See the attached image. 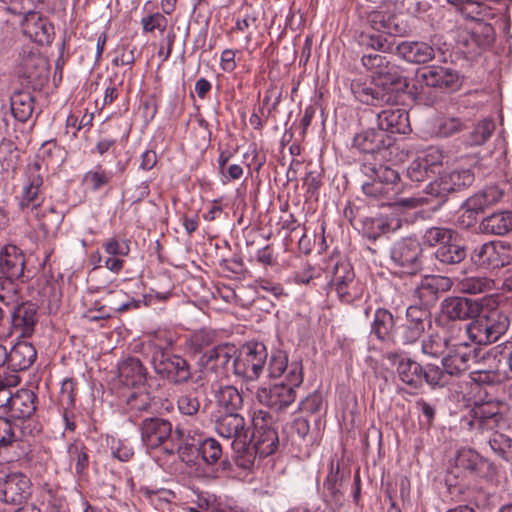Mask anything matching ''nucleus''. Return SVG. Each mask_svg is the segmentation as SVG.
<instances>
[{
    "instance_id": "1",
    "label": "nucleus",
    "mask_w": 512,
    "mask_h": 512,
    "mask_svg": "<svg viewBox=\"0 0 512 512\" xmlns=\"http://www.w3.org/2000/svg\"><path fill=\"white\" fill-rule=\"evenodd\" d=\"M505 406L504 400L493 398L486 393L473 410L474 418L470 425L472 429L479 431L483 436L482 440L495 455L512 463V438L498 431L505 424V417L501 411Z\"/></svg>"
},
{
    "instance_id": "2",
    "label": "nucleus",
    "mask_w": 512,
    "mask_h": 512,
    "mask_svg": "<svg viewBox=\"0 0 512 512\" xmlns=\"http://www.w3.org/2000/svg\"><path fill=\"white\" fill-rule=\"evenodd\" d=\"M367 21L373 32L363 31L357 38L362 54H386L394 51V42L388 36H401L406 28L398 23L395 15L384 11H372Z\"/></svg>"
},
{
    "instance_id": "3",
    "label": "nucleus",
    "mask_w": 512,
    "mask_h": 512,
    "mask_svg": "<svg viewBox=\"0 0 512 512\" xmlns=\"http://www.w3.org/2000/svg\"><path fill=\"white\" fill-rule=\"evenodd\" d=\"M141 441L148 449H161L168 456L179 455L182 461H190L188 451L192 446H182L174 440L172 423L160 417H148L140 424Z\"/></svg>"
},
{
    "instance_id": "4",
    "label": "nucleus",
    "mask_w": 512,
    "mask_h": 512,
    "mask_svg": "<svg viewBox=\"0 0 512 512\" xmlns=\"http://www.w3.org/2000/svg\"><path fill=\"white\" fill-rule=\"evenodd\" d=\"M407 88L398 87L393 81L378 78H356L350 84V90L354 98L362 104L371 106L397 104Z\"/></svg>"
},
{
    "instance_id": "5",
    "label": "nucleus",
    "mask_w": 512,
    "mask_h": 512,
    "mask_svg": "<svg viewBox=\"0 0 512 512\" xmlns=\"http://www.w3.org/2000/svg\"><path fill=\"white\" fill-rule=\"evenodd\" d=\"M467 324V336L476 344L487 345L497 341L508 329V315L498 309L480 313Z\"/></svg>"
},
{
    "instance_id": "6",
    "label": "nucleus",
    "mask_w": 512,
    "mask_h": 512,
    "mask_svg": "<svg viewBox=\"0 0 512 512\" xmlns=\"http://www.w3.org/2000/svg\"><path fill=\"white\" fill-rule=\"evenodd\" d=\"M151 364L157 375L173 385L187 384L192 378V368L189 362L184 357L165 348H154Z\"/></svg>"
},
{
    "instance_id": "7",
    "label": "nucleus",
    "mask_w": 512,
    "mask_h": 512,
    "mask_svg": "<svg viewBox=\"0 0 512 512\" xmlns=\"http://www.w3.org/2000/svg\"><path fill=\"white\" fill-rule=\"evenodd\" d=\"M267 358V348L262 342H248L237 351L233 372L244 381H255L263 373Z\"/></svg>"
},
{
    "instance_id": "8",
    "label": "nucleus",
    "mask_w": 512,
    "mask_h": 512,
    "mask_svg": "<svg viewBox=\"0 0 512 512\" xmlns=\"http://www.w3.org/2000/svg\"><path fill=\"white\" fill-rule=\"evenodd\" d=\"M43 173L38 162L29 163L26 166L22 190L19 196L18 206L20 210L33 217L40 215V209L44 201Z\"/></svg>"
},
{
    "instance_id": "9",
    "label": "nucleus",
    "mask_w": 512,
    "mask_h": 512,
    "mask_svg": "<svg viewBox=\"0 0 512 512\" xmlns=\"http://www.w3.org/2000/svg\"><path fill=\"white\" fill-rule=\"evenodd\" d=\"M431 315L427 309L411 305L406 309L405 322L395 331L396 342L403 345L415 344L431 326Z\"/></svg>"
},
{
    "instance_id": "10",
    "label": "nucleus",
    "mask_w": 512,
    "mask_h": 512,
    "mask_svg": "<svg viewBox=\"0 0 512 512\" xmlns=\"http://www.w3.org/2000/svg\"><path fill=\"white\" fill-rule=\"evenodd\" d=\"M361 188L367 197L379 200L381 202V206L399 205L403 207L416 208L428 201L424 200L422 197L397 198V195L400 193L401 186L385 185L384 182H377L370 178H365L362 181Z\"/></svg>"
},
{
    "instance_id": "11",
    "label": "nucleus",
    "mask_w": 512,
    "mask_h": 512,
    "mask_svg": "<svg viewBox=\"0 0 512 512\" xmlns=\"http://www.w3.org/2000/svg\"><path fill=\"white\" fill-rule=\"evenodd\" d=\"M471 260L479 268L498 269L511 263L512 247L501 241L486 242L473 250Z\"/></svg>"
},
{
    "instance_id": "12",
    "label": "nucleus",
    "mask_w": 512,
    "mask_h": 512,
    "mask_svg": "<svg viewBox=\"0 0 512 512\" xmlns=\"http://www.w3.org/2000/svg\"><path fill=\"white\" fill-rule=\"evenodd\" d=\"M395 138L383 130L367 129L353 138V147L359 152L371 155L375 160H384L387 152L394 146Z\"/></svg>"
},
{
    "instance_id": "13",
    "label": "nucleus",
    "mask_w": 512,
    "mask_h": 512,
    "mask_svg": "<svg viewBox=\"0 0 512 512\" xmlns=\"http://www.w3.org/2000/svg\"><path fill=\"white\" fill-rule=\"evenodd\" d=\"M421 256V244L412 237L396 241L390 249L392 262L407 274H416L422 268Z\"/></svg>"
},
{
    "instance_id": "14",
    "label": "nucleus",
    "mask_w": 512,
    "mask_h": 512,
    "mask_svg": "<svg viewBox=\"0 0 512 512\" xmlns=\"http://www.w3.org/2000/svg\"><path fill=\"white\" fill-rule=\"evenodd\" d=\"M216 433L227 440L239 450H246L249 445V427L245 418L239 413H222L215 420Z\"/></svg>"
},
{
    "instance_id": "15",
    "label": "nucleus",
    "mask_w": 512,
    "mask_h": 512,
    "mask_svg": "<svg viewBox=\"0 0 512 512\" xmlns=\"http://www.w3.org/2000/svg\"><path fill=\"white\" fill-rule=\"evenodd\" d=\"M30 495L31 481L24 473H0V502L21 505Z\"/></svg>"
},
{
    "instance_id": "16",
    "label": "nucleus",
    "mask_w": 512,
    "mask_h": 512,
    "mask_svg": "<svg viewBox=\"0 0 512 512\" xmlns=\"http://www.w3.org/2000/svg\"><path fill=\"white\" fill-rule=\"evenodd\" d=\"M415 83L420 86L454 91L460 86L461 82L456 70L449 67L431 65L416 70Z\"/></svg>"
},
{
    "instance_id": "17",
    "label": "nucleus",
    "mask_w": 512,
    "mask_h": 512,
    "mask_svg": "<svg viewBox=\"0 0 512 512\" xmlns=\"http://www.w3.org/2000/svg\"><path fill=\"white\" fill-rule=\"evenodd\" d=\"M300 385H293L283 381L268 387H261L257 390V400L276 412H282L291 406L296 399V388Z\"/></svg>"
},
{
    "instance_id": "18",
    "label": "nucleus",
    "mask_w": 512,
    "mask_h": 512,
    "mask_svg": "<svg viewBox=\"0 0 512 512\" xmlns=\"http://www.w3.org/2000/svg\"><path fill=\"white\" fill-rule=\"evenodd\" d=\"M361 64L366 70L376 74L378 79L393 81L398 87H408L407 78L402 75L400 67L384 54L371 56L369 53H364L361 56Z\"/></svg>"
},
{
    "instance_id": "19",
    "label": "nucleus",
    "mask_w": 512,
    "mask_h": 512,
    "mask_svg": "<svg viewBox=\"0 0 512 512\" xmlns=\"http://www.w3.org/2000/svg\"><path fill=\"white\" fill-rule=\"evenodd\" d=\"M455 466L466 473L485 479L492 478L496 474V467L490 460L467 447L457 451Z\"/></svg>"
},
{
    "instance_id": "20",
    "label": "nucleus",
    "mask_w": 512,
    "mask_h": 512,
    "mask_svg": "<svg viewBox=\"0 0 512 512\" xmlns=\"http://www.w3.org/2000/svg\"><path fill=\"white\" fill-rule=\"evenodd\" d=\"M267 371L271 378L284 376L285 381L293 385H301L303 383L302 361H292L289 363L286 353L282 350L272 352L267 365Z\"/></svg>"
},
{
    "instance_id": "21",
    "label": "nucleus",
    "mask_w": 512,
    "mask_h": 512,
    "mask_svg": "<svg viewBox=\"0 0 512 512\" xmlns=\"http://www.w3.org/2000/svg\"><path fill=\"white\" fill-rule=\"evenodd\" d=\"M21 26L24 35L38 45H49L54 39L55 31L52 22L39 12L29 13L23 19Z\"/></svg>"
},
{
    "instance_id": "22",
    "label": "nucleus",
    "mask_w": 512,
    "mask_h": 512,
    "mask_svg": "<svg viewBox=\"0 0 512 512\" xmlns=\"http://www.w3.org/2000/svg\"><path fill=\"white\" fill-rule=\"evenodd\" d=\"M480 304L465 297H447L441 302L440 318L465 321L472 319L479 314Z\"/></svg>"
},
{
    "instance_id": "23",
    "label": "nucleus",
    "mask_w": 512,
    "mask_h": 512,
    "mask_svg": "<svg viewBox=\"0 0 512 512\" xmlns=\"http://www.w3.org/2000/svg\"><path fill=\"white\" fill-rule=\"evenodd\" d=\"M448 354L443 357L442 365L449 376H460L470 367L475 359V349L467 342H458L448 348Z\"/></svg>"
},
{
    "instance_id": "24",
    "label": "nucleus",
    "mask_w": 512,
    "mask_h": 512,
    "mask_svg": "<svg viewBox=\"0 0 512 512\" xmlns=\"http://www.w3.org/2000/svg\"><path fill=\"white\" fill-rule=\"evenodd\" d=\"M452 285L453 282L449 277L427 275L416 286L414 294L421 304L430 306L437 302L441 294L449 291Z\"/></svg>"
},
{
    "instance_id": "25",
    "label": "nucleus",
    "mask_w": 512,
    "mask_h": 512,
    "mask_svg": "<svg viewBox=\"0 0 512 512\" xmlns=\"http://www.w3.org/2000/svg\"><path fill=\"white\" fill-rule=\"evenodd\" d=\"M38 323V307L32 302H22L14 306L11 314V327L20 337H31Z\"/></svg>"
},
{
    "instance_id": "26",
    "label": "nucleus",
    "mask_w": 512,
    "mask_h": 512,
    "mask_svg": "<svg viewBox=\"0 0 512 512\" xmlns=\"http://www.w3.org/2000/svg\"><path fill=\"white\" fill-rule=\"evenodd\" d=\"M141 307V300L131 298L123 290H109L106 296V304L99 307L101 316H92V320L108 319L117 314L137 310Z\"/></svg>"
},
{
    "instance_id": "27",
    "label": "nucleus",
    "mask_w": 512,
    "mask_h": 512,
    "mask_svg": "<svg viewBox=\"0 0 512 512\" xmlns=\"http://www.w3.org/2000/svg\"><path fill=\"white\" fill-rule=\"evenodd\" d=\"M344 473L340 472L339 463L332 459L329 465V472L323 482V499L333 506L341 507L345 499Z\"/></svg>"
},
{
    "instance_id": "28",
    "label": "nucleus",
    "mask_w": 512,
    "mask_h": 512,
    "mask_svg": "<svg viewBox=\"0 0 512 512\" xmlns=\"http://www.w3.org/2000/svg\"><path fill=\"white\" fill-rule=\"evenodd\" d=\"M377 124L387 134H407L411 131L409 114L405 108L382 110L377 114Z\"/></svg>"
},
{
    "instance_id": "29",
    "label": "nucleus",
    "mask_w": 512,
    "mask_h": 512,
    "mask_svg": "<svg viewBox=\"0 0 512 512\" xmlns=\"http://www.w3.org/2000/svg\"><path fill=\"white\" fill-rule=\"evenodd\" d=\"M25 264V254L22 249L15 244H5V248L0 256L1 277L22 278Z\"/></svg>"
},
{
    "instance_id": "30",
    "label": "nucleus",
    "mask_w": 512,
    "mask_h": 512,
    "mask_svg": "<svg viewBox=\"0 0 512 512\" xmlns=\"http://www.w3.org/2000/svg\"><path fill=\"white\" fill-rule=\"evenodd\" d=\"M394 50L397 56L414 64H424L435 57L434 48L423 41H401Z\"/></svg>"
},
{
    "instance_id": "31",
    "label": "nucleus",
    "mask_w": 512,
    "mask_h": 512,
    "mask_svg": "<svg viewBox=\"0 0 512 512\" xmlns=\"http://www.w3.org/2000/svg\"><path fill=\"white\" fill-rule=\"evenodd\" d=\"M237 350L234 346L216 345L201 355L199 364L207 369L218 372L228 370L229 364L233 363Z\"/></svg>"
},
{
    "instance_id": "32",
    "label": "nucleus",
    "mask_w": 512,
    "mask_h": 512,
    "mask_svg": "<svg viewBox=\"0 0 512 512\" xmlns=\"http://www.w3.org/2000/svg\"><path fill=\"white\" fill-rule=\"evenodd\" d=\"M395 331L393 314L385 308L376 309L371 322L370 335L383 343L396 342Z\"/></svg>"
},
{
    "instance_id": "33",
    "label": "nucleus",
    "mask_w": 512,
    "mask_h": 512,
    "mask_svg": "<svg viewBox=\"0 0 512 512\" xmlns=\"http://www.w3.org/2000/svg\"><path fill=\"white\" fill-rule=\"evenodd\" d=\"M147 369L136 357H128L118 364V376L125 386L138 387L147 380Z\"/></svg>"
},
{
    "instance_id": "34",
    "label": "nucleus",
    "mask_w": 512,
    "mask_h": 512,
    "mask_svg": "<svg viewBox=\"0 0 512 512\" xmlns=\"http://www.w3.org/2000/svg\"><path fill=\"white\" fill-rule=\"evenodd\" d=\"M360 173L365 178L373 179L377 182H384L385 185H400V175L394 168L384 165L377 160L370 162L368 159L360 164Z\"/></svg>"
},
{
    "instance_id": "35",
    "label": "nucleus",
    "mask_w": 512,
    "mask_h": 512,
    "mask_svg": "<svg viewBox=\"0 0 512 512\" xmlns=\"http://www.w3.org/2000/svg\"><path fill=\"white\" fill-rule=\"evenodd\" d=\"M37 351L35 347L27 341H18L8 352V368L17 372L28 369L36 360Z\"/></svg>"
},
{
    "instance_id": "36",
    "label": "nucleus",
    "mask_w": 512,
    "mask_h": 512,
    "mask_svg": "<svg viewBox=\"0 0 512 512\" xmlns=\"http://www.w3.org/2000/svg\"><path fill=\"white\" fill-rule=\"evenodd\" d=\"M216 332L202 328L185 336L184 349L190 355L204 354L216 346Z\"/></svg>"
},
{
    "instance_id": "37",
    "label": "nucleus",
    "mask_w": 512,
    "mask_h": 512,
    "mask_svg": "<svg viewBox=\"0 0 512 512\" xmlns=\"http://www.w3.org/2000/svg\"><path fill=\"white\" fill-rule=\"evenodd\" d=\"M247 450L253 449L259 457L272 455L278 448L279 437L276 429H268L266 432H250Z\"/></svg>"
},
{
    "instance_id": "38",
    "label": "nucleus",
    "mask_w": 512,
    "mask_h": 512,
    "mask_svg": "<svg viewBox=\"0 0 512 512\" xmlns=\"http://www.w3.org/2000/svg\"><path fill=\"white\" fill-rule=\"evenodd\" d=\"M483 234L503 236L512 231V212L497 211L485 217L479 225Z\"/></svg>"
},
{
    "instance_id": "39",
    "label": "nucleus",
    "mask_w": 512,
    "mask_h": 512,
    "mask_svg": "<svg viewBox=\"0 0 512 512\" xmlns=\"http://www.w3.org/2000/svg\"><path fill=\"white\" fill-rule=\"evenodd\" d=\"M215 401L222 413H239L244 404L242 393L231 385L220 387L215 394Z\"/></svg>"
},
{
    "instance_id": "40",
    "label": "nucleus",
    "mask_w": 512,
    "mask_h": 512,
    "mask_svg": "<svg viewBox=\"0 0 512 512\" xmlns=\"http://www.w3.org/2000/svg\"><path fill=\"white\" fill-rule=\"evenodd\" d=\"M36 395L29 389L18 390L12 396L9 412L17 419H26L32 416L36 410Z\"/></svg>"
},
{
    "instance_id": "41",
    "label": "nucleus",
    "mask_w": 512,
    "mask_h": 512,
    "mask_svg": "<svg viewBox=\"0 0 512 512\" xmlns=\"http://www.w3.org/2000/svg\"><path fill=\"white\" fill-rule=\"evenodd\" d=\"M503 196V192L496 186L487 187L480 192L469 197L465 202V207H469L470 211L482 213L489 206L497 203Z\"/></svg>"
},
{
    "instance_id": "42",
    "label": "nucleus",
    "mask_w": 512,
    "mask_h": 512,
    "mask_svg": "<svg viewBox=\"0 0 512 512\" xmlns=\"http://www.w3.org/2000/svg\"><path fill=\"white\" fill-rule=\"evenodd\" d=\"M396 370L399 379L403 383L413 388H419L422 385V366L415 360L401 357L397 363Z\"/></svg>"
},
{
    "instance_id": "43",
    "label": "nucleus",
    "mask_w": 512,
    "mask_h": 512,
    "mask_svg": "<svg viewBox=\"0 0 512 512\" xmlns=\"http://www.w3.org/2000/svg\"><path fill=\"white\" fill-rule=\"evenodd\" d=\"M11 112L15 119L26 122L34 110V98L29 91H15L11 96Z\"/></svg>"
},
{
    "instance_id": "44",
    "label": "nucleus",
    "mask_w": 512,
    "mask_h": 512,
    "mask_svg": "<svg viewBox=\"0 0 512 512\" xmlns=\"http://www.w3.org/2000/svg\"><path fill=\"white\" fill-rule=\"evenodd\" d=\"M434 256L442 266H454L466 258L467 252L465 246L452 240L442 247H438L434 252Z\"/></svg>"
},
{
    "instance_id": "45",
    "label": "nucleus",
    "mask_w": 512,
    "mask_h": 512,
    "mask_svg": "<svg viewBox=\"0 0 512 512\" xmlns=\"http://www.w3.org/2000/svg\"><path fill=\"white\" fill-rule=\"evenodd\" d=\"M456 236V231L451 228L433 226L423 232L420 244L426 247H442L449 241L455 240Z\"/></svg>"
},
{
    "instance_id": "46",
    "label": "nucleus",
    "mask_w": 512,
    "mask_h": 512,
    "mask_svg": "<svg viewBox=\"0 0 512 512\" xmlns=\"http://www.w3.org/2000/svg\"><path fill=\"white\" fill-rule=\"evenodd\" d=\"M67 454L71 463H75V473L83 476L89 467L88 449L84 442L75 439L67 445Z\"/></svg>"
},
{
    "instance_id": "47",
    "label": "nucleus",
    "mask_w": 512,
    "mask_h": 512,
    "mask_svg": "<svg viewBox=\"0 0 512 512\" xmlns=\"http://www.w3.org/2000/svg\"><path fill=\"white\" fill-rule=\"evenodd\" d=\"M38 222L37 226L39 230L46 237L52 231H57L64 220V213L61 211H57L54 206H50L48 208H41L40 215L38 217H34Z\"/></svg>"
},
{
    "instance_id": "48",
    "label": "nucleus",
    "mask_w": 512,
    "mask_h": 512,
    "mask_svg": "<svg viewBox=\"0 0 512 512\" xmlns=\"http://www.w3.org/2000/svg\"><path fill=\"white\" fill-rule=\"evenodd\" d=\"M437 325L442 329L445 340L449 347L454 346L455 343L465 342L463 337L467 335V324L463 325L460 321H454L444 318L437 319Z\"/></svg>"
},
{
    "instance_id": "49",
    "label": "nucleus",
    "mask_w": 512,
    "mask_h": 512,
    "mask_svg": "<svg viewBox=\"0 0 512 512\" xmlns=\"http://www.w3.org/2000/svg\"><path fill=\"white\" fill-rule=\"evenodd\" d=\"M360 230L366 238L376 240L390 231V225L384 217H364L360 220Z\"/></svg>"
},
{
    "instance_id": "50",
    "label": "nucleus",
    "mask_w": 512,
    "mask_h": 512,
    "mask_svg": "<svg viewBox=\"0 0 512 512\" xmlns=\"http://www.w3.org/2000/svg\"><path fill=\"white\" fill-rule=\"evenodd\" d=\"M494 281L488 277L471 276L461 279L458 289L467 294H479L491 291L494 288Z\"/></svg>"
},
{
    "instance_id": "51",
    "label": "nucleus",
    "mask_w": 512,
    "mask_h": 512,
    "mask_svg": "<svg viewBox=\"0 0 512 512\" xmlns=\"http://www.w3.org/2000/svg\"><path fill=\"white\" fill-rule=\"evenodd\" d=\"M112 177L113 173L111 171L105 170L102 165L98 164L84 174L83 183L96 192L108 185Z\"/></svg>"
},
{
    "instance_id": "52",
    "label": "nucleus",
    "mask_w": 512,
    "mask_h": 512,
    "mask_svg": "<svg viewBox=\"0 0 512 512\" xmlns=\"http://www.w3.org/2000/svg\"><path fill=\"white\" fill-rule=\"evenodd\" d=\"M365 284L356 277L343 284L341 290L336 292L338 299L345 304L360 300L365 292Z\"/></svg>"
},
{
    "instance_id": "53",
    "label": "nucleus",
    "mask_w": 512,
    "mask_h": 512,
    "mask_svg": "<svg viewBox=\"0 0 512 512\" xmlns=\"http://www.w3.org/2000/svg\"><path fill=\"white\" fill-rule=\"evenodd\" d=\"M353 266L346 260L337 261L332 269L331 286L337 292L343 284L355 278Z\"/></svg>"
},
{
    "instance_id": "54",
    "label": "nucleus",
    "mask_w": 512,
    "mask_h": 512,
    "mask_svg": "<svg viewBox=\"0 0 512 512\" xmlns=\"http://www.w3.org/2000/svg\"><path fill=\"white\" fill-rule=\"evenodd\" d=\"M18 279L0 276V302L6 306L19 304L20 294Z\"/></svg>"
},
{
    "instance_id": "55",
    "label": "nucleus",
    "mask_w": 512,
    "mask_h": 512,
    "mask_svg": "<svg viewBox=\"0 0 512 512\" xmlns=\"http://www.w3.org/2000/svg\"><path fill=\"white\" fill-rule=\"evenodd\" d=\"M495 129V123L492 119H484L475 125L469 133L466 143L470 146H479L484 144L492 135Z\"/></svg>"
},
{
    "instance_id": "56",
    "label": "nucleus",
    "mask_w": 512,
    "mask_h": 512,
    "mask_svg": "<svg viewBox=\"0 0 512 512\" xmlns=\"http://www.w3.org/2000/svg\"><path fill=\"white\" fill-rule=\"evenodd\" d=\"M106 443L112 456L121 462L130 461L135 454L132 444L127 439L109 436L106 439Z\"/></svg>"
},
{
    "instance_id": "57",
    "label": "nucleus",
    "mask_w": 512,
    "mask_h": 512,
    "mask_svg": "<svg viewBox=\"0 0 512 512\" xmlns=\"http://www.w3.org/2000/svg\"><path fill=\"white\" fill-rule=\"evenodd\" d=\"M196 450L207 465L216 464L222 456L221 444L214 438L204 439Z\"/></svg>"
},
{
    "instance_id": "58",
    "label": "nucleus",
    "mask_w": 512,
    "mask_h": 512,
    "mask_svg": "<svg viewBox=\"0 0 512 512\" xmlns=\"http://www.w3.org/2000/svg\"><path fill=\"white\" fill-rule=\"evenodd\" d=\"M447 341L439 333H431L427 338L421 342V351L424 355L429 357L438 358L446 349L450 348Z\"/></svg>"
},
{
    "instance_id": "59",
    "label": "nucleus",
    "mask_w": 512,
    "mask_h": 512,
    "mask_svg": "<svg viewBox=\"0 0 512 512\" xmlns=\"http://www.w3.org/2000/svg\"><path fill=\"white\" fill-rule=\"evenodd\" d=\"M422 383L425 381L431 387H443L449 381V375L446 373V369H442L437 365L429 364L426 367H422Z\"/></svg>"
},
{
    "instance_id": "60",
    "label": "nucleus",
    "mask_w": 512,
    "mask_h": 512,
    "mask_svg": "<svg viewBox=\"0 0 512 512\" xmlns=\"http://www.w3.org/2000/svg\"><path fill=\"white\" fill-rule=\"evenodd\" d=\"M470 378L478 385L496 386L504 381L505 374L499 369L475 370L470 373Z\"/></svg>"
},
{
    "instance_id": "61",
    "label": "nucleus",
    "mask_w": 512,
    "mask_h": 512,
    "mask_svg": "<svg viewBox=\"0 0 512 512\" xmlns=\"http://www.w3.org/2000/svg\"><path fill=\"white\" fill-rule=\"evenodd\" d=\"M444 177L452 188L451 193L472 185L474 181V175L469 169L455 170L444 174Z\"/></svg>"
},
{
    "instance_id": "62",
    "label": "nucleus",
    "mask_w": 512,
    "mask_h": 512,
    "mask_svg": "<svg viewBox=\"0 0 512 512\" xmlns=\"http://www.w3.org/2000/svg\"><path fill=\"white\" fill-rule=\"evenodd\" d=\"M200 401L191 392L183 393L177 398V408L183 416H196L200 411Z\"/></svg>"
},
{
    "instance_id": "63",
    "label": "nucleus",
    "mask_w": 512,
    "mask_h": 512,
    "mask_svg": "<svg viewBox=\"0 0 512 512\" xmlns=\"http://www.w3.org/2000/svg\"><path fill=\"white\" fill-rule=\"evenodd\" d=\"M418 159L430 170L432 174H435L436 169L443 164L444 155L440 148L431 146L419 155Z\"/></svg>"
},
{
    "instance_id": "64",
    "label": "nucleus",
    "mask_w": 512,
    "mask_h": 512,
    "mask_svg": "<svg viewBox=\"0 0 512 512\" xmlns=\"http://www.w3.org/2000/svg\"><path fill=\"white\" fill-rule=\"evenodd\" d=\"M102 247L105 253L114 257H125L130 253V241L127 239L111 237L102 244Z\"/></svg>"
}]
</instances>
